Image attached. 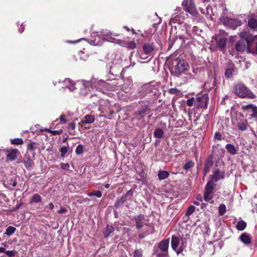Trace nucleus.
Listing matches in <instances>:
<instances>
[{
	"instance_id": "obj_1",
	"label": "nucleus",
	"mask_w": 257,
	"mask_h": 257,
	"mask_svg": "<svg viewBox=\"0 0 257 257\" xmlns=\"http://www.w3.org/2000/svg\"><path fill=\"white\" fill-rule=\"evenodd\" d=\"M233 92L240 98L253 99L255 97V95L252 92L241 83H237L233 85Z\"/></svg>"
},
{
	"instance_id": "obj_2",
	"label": "nucleus",
	"mask_w": 257,
	"mask_h": 257,
	"mask_svg": "<svg viewBox=\"0 0 257 257\" xmlns=\"http://www.w3.org/2000/svg\"><path fill=\"white\" fill-rule=\"evenodd\" d=\"M189 65L185 60L179 59L178 60L177 64L170 72L172 75L179 77L182 74L185 73L189 70Z\"/></svg>"
},
{
	"instance_id": "obj_3",
	"label": "nucleus",
	"mask_w": 257,
	"mask_h": 257,
	"mask_svg": "<svg viewBox=\"0 0 257 257\" xmlns=\"http://www.w3.org/2000/svg\"><path fill=\"white\" fill-rule=\"evenodd\" d=\"M220 22L225 27L235 30L238 27L241 26V22L239 20L229 18L226 16H221L220 18Z\"/></svg>"
},
{
	"instance_id": "obj_4",
	"label": "nucleus",
	"mask_w": 257,
	"mask_h": 257,
	"mask_svg": "<svg viewBox=\"0 0 257 257\" xmlns=\"http://www.w3.org/2000/svg\"><path fill=\"white\" fill-rule=\"evenodd\" d=\"M245 33H242L241 37L242 38L239 40L235 45V51L237 52H242L246 49L248 52V43L251 41V38H244Z\"/></svg>"
},
{
	"instance_id": "obj_5",
	"label": "nucleus",
	"mask_w": 257,
	"mask_h": 257,
	"mask_svg": "<svg viewBox=\"0 0 257 257\" xmlns=\"http://www.w3.org/2000/svg\"><path fill=\"white\" fill-rule=\"evenodd\" d=\"M151 109L148 105L144 104L140 105L138 108L137 110L135 111L133 115V119L134 120H141L146 115L150 113Z\"/></svg>"
},
{
	"instance_id": "obj_6",
	"label": "nucleus",
	"mask_w": 257,
	"mask_h": 257,
	"mask_svg": "<svg viewBox=\"0 0 257 257\" xmlns=\"http://www.w3.org/2000/svg\"><path fill=\"white\" fill-rule=\"evenodd\" d=\"M210 180L207 183L209 184L210 185L216 187V182L221 179H224L225 178V173L223 171H220L219 169L214 168L212 172V174L210 175Z\"/></svg>"
},
{
	"instance_id": "obj_7",
	"label": "nucleus",
	"mask_w": 257,
	"mask_h": 257,
	"mask_svg": "<svg viewBox=\"0 0 257 257\" xmlns=\"http://www.w3.org/2000/svg\"><path fill=\"white\" fill-rule=\"evenodd\" d=\"M208 101V94H198L196 98L195 107L197 108H207Z\"/></svg>"
},
{
	"instance_id": "obj_8",
	"label": "nucleus",
	"mask_w": 257,
	"mask_h": 257,
	"mask_svg": "<svg viewBox=\"0 0 257 257\" xmlns=\"http://www.w3.org/2000/svg\"><path fill=\"white\" fill-rule=\"evenodd\" d=\"M182 6L184 10L195 16L198 14L197 10L193 0H184Z\"/></svg>"
},
{
	"instance_id": "obj_9",
	"label": "nucleus",
	"mask_w": 257,
	"mask_h": 257,
	"mask_svg": "<svg viewBox=\"0 0 257 257\" xmlns=\"http://www.w3.org/2000/svg\"><path fill=\"white\" fill-rule=\"evenodd\" d=\"M215 188L213 186L210 185L209 184H206L205 187V191L203 195L204 200L211 204L214 203V201L212 200L213 197V194L214 193Z\"/></svg>"
},
{
	"instance_id": "obj_10",
	"label": "nucleus",
	"mask_w": 257,
	"mask_h": 257,
	"mask_svg": "<svg viewBox=\"0 0 257 257\" xmlns=\"http://www.w3.org/2000/svg\"><path fill=\"white\" fill-rule=\"evenodd\" d=\"M84 86L83 89H81V93L84 95H90V97H96L97 94L95 93H93L94 91L93 86L94 84L92 82H87L86 84H84Z\"/></svg>"
},
{
	"instance_id": "obj_11",
	"label": "nucleus",
	"mask_w": 257,
	"mask_h": 257,
	"mask_svg": "<svg viewBox=\"0 0 257 257\" xmlns=\"http://www.w3.org/2000/svg\"><path fill=\"white\" fill-rule=\"evenodd\" d=\"M169 238L164 239L160 242L158 243L155 246H156L157 248L161 252H168L169 247Z\"/></svg>"
},
{
	"instance_id": "obj_12",
	"label": "nucleus",
	"mask_w": 257,
	"mask_h": 257,
	"mask_svg": "<svg viewBox=\"0 0 257 257\" xmlns=\"http://www.w3.org/2000/svg\"><path fill=\"white\" fill-rule=\"evenodd\" d=\"M248 43V52L257 55V36L251 38V41Z\"/></svg>"
},
{
	"instance_id": "obj_13",
	"label": "nucleus",
	"mask_w": 257,
	"mask_h": 257,
	"mask_svg": "<svg viewBox=\"0 0 257 257\" xmlns=\"http://www.w3.org/2000/svg\"><path fill=\"white\" fill-rule=\"evenodd\" d=\"M135 221V226L137 229H142L145 225H146L144 220L145 219V215L143 214H140L138 215H135L134 217Z\"/></svg>"
},
{
	"instance_id": "obj_14",
	"label": "nucleus",
	"mask_w": 257,
	"mask_h": 257,
	"mask_svg": "<svg viewBox=\"0 0 257 257\" xmlns=\"http://www.w3.org/2000/svg\"><path fill=\"white\" fill-rule=\"evenodd\" d=\"M247 26L252 31H257V18L254 14L247 18Z\"/></svg>"
},
{
	"instance_id": "obj_15",
	"label": "nucleus",
	"mask_w": 257,
	"mask_h": 257,
	"mask_svg": "<svg viewBox=\"0 0 257 257\" xmlns=\"http://www.w3.org/2000/svg\"><path fill=\"white\" fill-rule=\"evenodd\" d=\"M180 243V239L177 236L173 235L171 238V245L174 251L178 255L181 252H178V246Z\"/></svg>"
},
{
	"instance_id": "obj_16",
	"label": "nucleus",
	"mask_w": 257,
	"mask_h": 257,
	"mask_svg": "<svg viewBox=\"0 0 257 257\" xmlns=\"http://www.w3.org/2000/svg\"><path fill=\"white\" fill-rule=\"evenodd\" d=\"M241 109L243 110H247L249 109H251L252 113L251 114L250 116L252 118H256L257 117V106H254L252 104H249L248 105H243L241 107Z\"/></svg>"
},
{
	"instance_id": "obj_17",
	"label": "nucleus",
	"mask_w": 257,
	"mask_h": 257,
	"mask_svg": "<svg viewBox=\"0 0 257 257\" xmlns=\"http://www.w3.org/2000/svg\"><path fill=\"white\" fill-rule=\"evenodd\" d=\"M155 44L154 43H146L143 46V50L146 55H151L155 49Z\"/></svg>"
},
{
	"instance_id": "obj_18",
	"label": "nucleus",
	"mask_w": 257,
	"mask_h": 257,
	"mask_svg": "<svg viewBox=\"0 0 257 257\" xmlns=\"http://www.w3.org/2000/svg\"><path fill=\"white\" fill-rule=\"evenodd\" d=\"M7 159L9 161H14L17 158L18 154L19 153L17 149H12L7 151Z\"/></svg>"
},
{
	"instance_id": "obj_19",
	"label": "nucleus",
	"mask_w": 257,
	"mask_h": 257,
	"mask_svg": "<svg viewBox=\"0 0 257 257\" xmlns=\"http://www.w3.org/2000/svg\"><path fill=\"white\" fill-rule=\"evenodd\" d=\"M121 67L116 64H112L109 68V73L117 76L120 73Z\"/></svg>"
},
{
	"instance_id": "obj_20",
	"label": "nucleus",
	"mask_w": 257,
	"mask_h": 257,
	"mask_svg": "<svg viewBox=\"0 0 257 257\" xmlns=\"http://www.w3.org/2000/svg\"><path fill=\"white\" fill-rule=\"evenodd\" d=\"M152 255L155 257H170L169 253L159 251L156 246H154Z\"/></svg>"
},
{
	"instance_id": "obj_21",
	"label": "nucleus",
	"mask_w": 257,
	"mask_h": 257,
	"mask_svg": "<svg viewBox=\"0 0 257 257\" xmlns=\"http://www.w3.org/2000/svg\"><path fill=\"white\" fill-rule=\"evenodd\" d=\"M114 228L111 225L107 224L105 228L103 230V233L104 237L107 238L110 236L111 234L113 232Z\"/></svg>"
},
{
	"instance_id": "obj_22",
	"label": "nucleus",
	"mask_w": 257,
	"mask_h": 257,
	"mask_svg": "<svg viewBox=\"0 0 257 257\" xmlns=\"http://www.w3.org/2000/svg\"><path fill=\"white\" fill-rule=\"evenodd\" d=\"M240 239L245 244H249L251 243L250 235L246 232L241 234L240 236Z\"/></svg>"
},
{
	"instance_id": "obj_23",
	"label": "nucleus",
	"mask_w": 257,
	"mask_h": 257,
	"mask_svg": "<svg viewBox=\"0 0 257 257\" xmlns=\"http://www.w3.org/2000/svg\"><path fill=\"white\" fill-rule=\"evenodd\" d=\"M248 123L246 119L241 120L237 124V127L241 131H245L247 129Z\"/></svg>"
},
{
	"instance_id": "obj_24",
	"label": "nucleus",
	"mask_w": 257,
	"mask_h": 257,
	"mask_svg": "<svg viewBox=\"0 0 257 257\" xmlns=\"http://www.w3.org/2000/svg\"><path fill=\"white\" fill-rule=\"evenodd\" d=\"M180 242H181V245L178 248V252L182 253L184 249L187 246V238L185 237H181L180 239Z\"/></svg>"
},
{
	"instance_id": "obj_25",
	"label": "nucleus",
	"mask_w": 257,
	"mask_h": 257,
	"mask_svg": "<svg viewBox=\"0 0 257 257\" xmlns=\"http://www.w3.org/2000/svg\"><path fill=\"white\" fill-rule=\"evenodd\" d=\"M24 164L26 169L27 170H30L34 165V162L33 160L31 159V157L28 156V157H26V159L24 160Z\"/></svg>"
},
{
	"instance_id": "obj_26",
	"label": "nucleus",
	"mask_w": 257,
	"mask_h": 257,
	"mask_svg": "<svg viewBox=\"0 0 257 257\" xmlns=\"http://www.w3.org/2000/svg\"><path fill=\"white\" fill-rule=\"evenodd\" d=\"M37 149H39V144L37 143L30 142L27 145V150L30 152Z\"/></svg>"
},
{
	"instance_id": "obj_27",
	"label": "nucleus",
	"mask_w": 257,
	"mask_h": 257,
	"mask_svg": "<svg viewBox=\"0 0 257 257\" xmlns=\"http://www.w3.org/2000/svg\"><path fill=\"white\" fill-rule=\"evenodd\" d=\"M226 39L225 38H220L217 41V47L219 49H224L226 45Z\"/></svg>"
},
{
	"instance_id": "obj_28",
	"label": "nucleus",
	"mask_w": 257,
	"mask_h": 257,
	"mask_svg": "<svg viewBox=\"0 0 257 257\" xmlns=\"http://www.w3.org/2000/svg\"><path fill=\"white\" fill-rule=\"evenodd\" d=\"M76 123L74 121L70 122L68 124V132L69 135H75V129Z\"/></svg>"
},
{
	"instance_id": "obj_29",
	"label": "nucleus",
	"mask_w": 257,
	"mask_h": 257,
	"mask_svg": "<svg viewBox=\"0 0 257 257\" xmlns=\"http://www.w3.org/2000/svg\"><path fill=\"white\" fill-rule=\"evenodd\" d=\"M95 120V117L92 115L87 114L84 117V119L82 120V123H91Z\"/></svg>"
},
{
	"instance_id": "obj_30",
	"label": "nucleus",
	"mask_w": 257,
	"mask_h": 257,
	"mask_svg": "<svg viewBox=\"0 0 257 257\" xmlns=\"http://www.w3.org/2000/svg\"><path fill=\"white\" fill-rule=\"evenodd\" d=\"M225 148L227 152L231 155H234L236 154V149L232 144H227L225 146Z\"/></svg>"
},
{
	"instance_id": "obj_31",
	"label": "nucleus",
	"mask_w": 257,
	"mask_h": 257,
	"mask_svg": "<svg viewBox=\"0 0 257 257\" xmlns=\"http://www.w3.org/2000/svg\"><path fill=\"white\" fill-rule=\"evenodd\" d=\"M137 185H135V187L133 189H131L130 190L127 191L126 193L125 194V195L122 196L125 197V201H126L127 200H132L133 199L134 191Z\"/></svg>"
},
{
	"instance_id": "obj_32",
	"label": "nucleus",
	"mask_w": 257,
	"mask_h": 257,
	"mask_svg": "<svg viewBox=\"0 0 257 257\" xmlns=\"http://www.w3.org/2000/svg\"><path fill=\"white\" fill-rule=\"evenodd\" d=\"M164 134V131L161 128H156L154 132V137L156 139L163 138Z\"/></svg>"
},
{
	"instance_id": "obj_33",
	"label": "nucleus",
	"mask_w": 257,
	"mask_h": 257,
	"mask_svg": "<svg viewBox=\"0 0 257 257\" xmlns=\"http://www.w3.org/2000/svg\"><path fill=\"white\" fill-rule=\"evenodd\" d=\"M125 199L124 197H121L120 199H117L115 203H114V207L115 208H118L119 207H122L123 206V204L124 202H125Z\"/></svg>"
},
{
	"instance_id": "obj_34",
	"label": "nucleus",
	"mask_w": 257,
	"mask_h": 257,
	"mask_svg": "<svg viewBox=\"0 0 257 257\" xmlns=\"http://www.w3.org/2000/svg\"><path fill=\"white\" fill-rule=\"evenodd\" d=\"M246 223L243 220L239 221L236 225V227L238 230H243L246 227Z\"/></svg>"
},
{
	"instance_id": "obj_35",
	"label": "nucleus",
	"mask_w": 257,
	"mask_h": 257,
	"mask_svg": "<svg viewBox=\"0 0 257 257\" xmlns=\"http://www.w3.org/2000/svg\"><path fill=\"white\" fill-rule=\"evenodd\" d=\"M42 200V197L39 194H35L33 195L30 201V203L32 204L33 203H39Z\"/></svg>"
},
{
	"instance_id": "obj_36",
	"label": "nucleus",
	"mask_w": 257,
	"mask_h": 257,
	"mask_svg": "<svg viewBox=\"0 0 257 257\" xmlns=\"http://www.w3.org/2000/svg\"><path fill=\"white\" fill-rule=\"evenodd\" d=\"M158 175L159 179L160 180H162L168 178L169 173L168 172L166 171H160L159 172Z\"/></svg>"
},
{
	"instance_id": "obj_37",
	"label": "nucleus",
	"mask_w": 257,
	"mask_h": 257,
	"mask_svg": "<svg viewBox=\"0 0 257 257\" xmlns=\"http://www.w3.org/2000/svg\"><path fill=\"white\" fill-rule=\"evenodd\" d=\"M16 228L12 226H9L6 230L5 234L8 236H11L16 231Z\"/></svg>"
},
{
	"instance_id": "obj_38",
	"label": "nucleus",
	"mask_w": 257,
	"mask_h": 257,
	"mask_svg": "<svg viewBox=\"0 0 257 257\" xmlns=\"http://www.w3.org/2000/svg\"><path fill=\"white\" fill-rule=\"evenodd\" d=\"M234 72V69L233 68H229L227 69L225 72V76L227 78H230L233 75Z\"/></svg>"
},
{
	"instance_id": "obj_39",
	"label": "nucleus",
	"mask_w": 257,
	"mask_h": 257,
	"mask_svg": "<svg viewBox=\"0 0 257 257\" xmlns=\"http://www.w3.org/2000/svg\"><path fill=\"white\" fill-rule=\"evenodd\" d=\"M194 166V163L193 161H189L183 166V169L185 170H188Z\"/></svg>"
},
{
	"instance_id": "obj_40",
	"label": "nucleus",
	"mask_w": 257,
	"mask_h": 257,
	"mask_svg": "<svg viewBox=\"0 0 257 257\" xmlns=\"http://www.w3.org/2000/svg\"><path fill=\"white\" fill-rule=\"evenodd\" d=\"M11 144L13 145H20L24 143V141L21 138H15L11 140Z\"/></svg>"
},
{
	"instance_id": "obj_41",
	"label": "nucleus",
	"mask_w": 257,
	"mask_h": 257,
	"mask_svg": "<svg viewBox=\"0 0 257 257\" xmlns=\"http://www.w3.org/2000/svg\"><path fill=\"white\" fill-rule=\"evenodd\" d=\"M143 249L142 248L136 249L134 250L133 257H143Z\"/></svg>"
},
{
	"instance_id": "obj_42",
	"label": "nucleus",
	"mask_w": 257,
	"mask_h": 257,
	"mask_svg": "<svg viewBox=\"0 0 257 257\" xmlns=\"http://www.w3.org/2000/svg\"><path fill=\"white\" fill-rule=\"evenodd\" d=\"M84 148L82 145H79L76 148L75 153L78 155L82 154L84 152Z\"/></svg>"
},
{
	"instance_id": "obj_43",
	"label": "nucleus",
	"mask_w": 257,
	"mask_h": 257,
	"mask_svg": "<svg viewBox=\"0 0 257 257\" xmlns=\"http://www.w3.org/2000/svg\"><path fill=\"white\" fill-rule=\"evenodd\" d=\"M195 210V207L193 205H190L186 212V214L185 215L187 216H189L190 215H191Z\"/></svg>"
},
{
	"instance_id": "obj_44",
	"label": "nucleus",
	"mask_w": 257,
	"mask_h": 257,
	"mask_svg": "<svg viewBox=\"0 0 257 257\" xmlns=\"http://www.w3.org/2000/svg\"><path fill=\"white\" fill-rule=\"evenodd\" d=\"M226 210V208L224 204H221L219 206V214L220 215L224 214Z\"/></svg>"
},
{
	"instance_id": "obj_45",
	"label": "nucleus",
	"mask_w": 257,
	"mask_h": 257,
	"mask_svg": "<svg viewBox=\"0 0 257 257\" xmlns=\"http://www.w3.org/2000/svg\"><path fill=\"white\" fill-rule=\"evenodd\" d=\"M196 99L192 97L187 100L186 104L188 106H192L193 105L195 106Z\"/></svg>"
},
{
	"instance_id": "obj_46",
	"label": "nucleus",
	"mask_w": 257,
	"mask_h": 257,
	"mask_svg": "<svg viewBox=\"0 0 257 257\" xmlns=\"http://www.w3.org/2000/svg\"><path fill=\"white\" fill-rule=\"evenodd\" d=\"M69 150V146L67 147L64 146L62 147L60 150L61 152V156L63 157L66 155V154L68 152Z\"/></svg>"
},
{
	"instance_id": "obj_47",
	"label": "nucleus",
	"mask_w": 257,
	"mask_h": 257,
	"mask_svg": "<svg viewBox=\"0 0 257 257\" xmlns=\"http://www.w3.org/2000/svg\"><path fill=\"white\" fill-rule=\"evenodd\" d=\"M89 196H95L98 198H100L102 196V193L98 190L92 191L91 193L89 194Z\"/></svg>"
},
{
	"instance_id": "obj_48",
	"label": "nucleus",
	"mask_w": 257,
	"mask_h": 257,
	"mask_svg": "<svg viewBox=\"0 0 257 257\" xmlns=\"http://www.w3.org/2000/svg\"><path fill=\"white\" fill-rule=\"evenodd\" d=\"M127 47L128 48L130 49H134L136 48L137 44L136 42L134 41H131L130 42H128L126 44Z\"/></svg>"
},
{
	"instance_id": "obj_49",
	"label": "nucleus",
	"mask_w": 257,
	"mask_h": 257,
	"mask_svg": "<svg viewBox=\"0 0 257 257\" xmlns=\"http://www.w3.org/2000/svg\"><path fill=\"white\" fill-rule=\"evenodd\" d=\"M213 165V161L212 159H208L206 160L204 166L209 168H211Z\"/></svg>"
},
{
	"instance_id": "obj_50",
	"label": "nucleus",
	"mask_w": 257,
	"mask_h": 257,
	"mask_svg": "<svg viewBox=\"0 0 257 257\" xmlns=\"http://www.w3.org/2000/svg\"><path fill=\"white\" fill-rule=\"evenodd\" d=\"M63 132V130L62 129L59 130H56V131H52V130H49L48 133H50L52 135L55 136V135H59L62 134Z\"/></svg>"
},
{
	"instance_id": "obj_51",
	"label": "nucleus",
	"mask_w": 257,
	"mask_h": 257,
	"mask_svg": "<svg viewBox=\"0 0 257 257\" xmlns=\"http://www.w3.org/2000/svg\"><path fill=\"white\" fill-rule=\"evenodd\" d=\"M5 253L9 257H14L17 253L16 250H6L5 251Z\"/></svg>"
},
{
	"instance_id": "obj_52",
	"label": "nucleus",
	"mask_w": 257,
	"mask_h": 257,
	"mask_svg": "<svg viewBox=\"0 0 257 257\" xmlns=\"http://www.w3.org/2000/svg\"><path fill=\"white\" fill-rule=\"evenodd\" d=\"M180 92V91L175 88L169 89L168 92L171 94H177Z\"/></svg>"
},
{
	"instance_id": "obj_53",
	"label": "nucleus",
	"mask_w": 257,
	"mask_h": 257,
	"mask_svg": "<svg viewBox=\"0 0 257 257\" xmlns=\"http://www.w3.org/2000/svg\"><path fill=\"white\" fill-rule=\"evenodd\" d=\"M61 168L64 170H68L70 167L69 164L68 163H60Z\"/></svg>"
},
{
	"instance_id": "obj_54",
	"label": "nucleus",
	"mask_w": 257,
	"mask_h": 257,
	"mask_svg": "<svg viewBox=\"0 0 257 257\" xmlns=\"http://www.w3.org/2000/svg\"><path fill=\"white\" fill-rule=\"evenodd\" d=\"M59 120L61 123H65L67 122L66 116L64 114H61L59 117Z\"/></svg>"
},
{
	"instance_id": "obj_55",
	"label": "nucleus",
	"mask_w": 257,
	"mask_h": 257,
	"mask_svg": "<svg viewBox=\"0 0 257 257\" xmlns=\"http://www.w3.org/2000/svg\"><path fill=\"white\" fill-rule=\"evenodd\" d=\"M214 140H217L218 141H220L221 140V135L219 132H216L214 137Z\"/></svg>"
},
{
	"instance_id": "obj_56",
	"label": "nucleus",
	"mask_w": 257,
	"mask_h": 257,
	"mask_svg": "<svg viewBox=\"0 0 257 257\" xmlns=\"http://www.w3.org/2000/svg\"><path fill=\"white\" fill-rule=\"evenodd\" d=\"M67 211V209L64 207H61L60 209L57 211L58 214L65 213Z\"/></svg>"
},
{
	"instance_id": "obj_57",
	"label": "nucleus",
	"mask_w": 257,
	"mask_h": 257,
	"mask_svg": "<svg viewBox=\"0 0 257 257\" xmlns=\"http://www.w3.org/2000/svg\"><path fill=\"white\" fill-rule=\"evenodd\" d=\"M210 168L206 167L204 166V169H203V173L204 174V176L206 175L209 171H210Z\"/></svg>"
},
{
	"instance_id": "obj_58",
	"label": "nucleus",
	"mask_w": 257,
	"mask_h": 257,
	"mask_svg": "<svg viewBox=\"0 0 257 257\" xmlns=\"http://www.w3.org/2000/svg\"><path fill=\"white\" fill-rule=\"evenodd\" d=\"M48 206L50 210H53L54 208V205L51 202L49 203Z\"/></svg>"
},
{
	"instance_id": "obj_59",
	"label": "nucleus",
	"mask_w": 257,
	"mask_h": 257,
	"mask_svg": "<svg viewBox=\"0 0 257 257\" xmlns=\"http://www.w3.org/2000/svg\"><path fill=\"white\" fill-rule=\"evenodd\" d=\"M146 235L144 233H140L138 235L140 239H143V238H145Z\"/></svg>"
},
{
	"instance_id": "obj_60",
	"label": "nucleus",
	"mask_w": 257,
	"mask_h": 257,
	"mask_svg": "<svg viewBox=\"0 0 257 257\" xmlns=\"http://www.w3.org/2000/svg\"><path fill=\"white\" fill-rule=\"evenodd\" d=\"M196 199L198 200V201H199L200 202H202V197L201 196V195L200 194L199 195H198L196 197Z\"/></svg>"
},
{
	"instance_id": "obj_61",
	"label": "nucleus",
	"mask_w": 257,
	"mask_h": 257,
	"mask_svg": "<svg viewBox=\"0 0 257 257\" xmlns=\"http://www.w3.org/2000/svg\"><path fill=\"white\" fill-rule=\"evenodd\" d=\"M207 205L208 204L207 203H202L201 204V209H204L205 208L207 207Z\"/></svg>"
},
{
	"instance_id": "obj_62",
	"label": "nucleus",
	"mask_w": 257,
	"mask_h": 257,
	"mask_svg": "<svg viewBox=\"0 0 257 257\" xmlns=\"http://www.w3.org/2000/svg\"><path fill=\"white\" fill-rule=\"evenodd\" d=\"M5 248L3 247H0V253L5 252Z\"/></svg>"
},
{
	"instance_id": "obj_63",
	"label": "nucleus",
	"mask_w": 257,
	"mask_h": 257,
	"mask_svg": "<svg viewBox=\"0 0 257 257\" xmlns=\"http://www.w3.org/2000/svg\"><path fill=\"white\" fill-rule=\"evenodd\" d=\"M17 181L16 179H15L14 182H13V183H12V185L13 186L15 187L17 185Z\"/></svg>"
},
{
	"instance_id": "obj_64",
	"label": "nucleus",
	"mask_w": 257,
	"mask_h": 257,
	"mask_svg": "<svg viewBox=\"0 0 257 257\" xmlns=\"http://www.w3.org/2000/svg\"><path fill=\"white\" fill-rule=\"evenodd\" d=\"M194 204L197 206H198L200 204V203L199 201H195L194 202Z\"/></svg>"
}]
</instances>
